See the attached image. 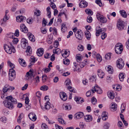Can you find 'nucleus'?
Masks as SVG:
<instances>
[{
  "instance_id": "32",
  "label": "nucleus",
  "mask_w": 129,
  "mask_h": 129,
  "mask_svg": "<svg viewBox=\"0 0 129 129\" xmlns=\"http://www.w3.org/2000/svg\"><path fill=\"white\" fill-rule=\"evenodd\" d=\"M98 74L99 77L102 78H103L104 76V74L102 72L101 70H99L98 71Z\"/></svg>"
},
{
  "instance_id": "19",
  "label": "nucleus",
  "mask_w": 129,
  "mask_h": 129,
  "mask_svg": "<svg viewBox=\"0 0 129 129\" xmlns=\"http://www.w3.org/2000/svg\"><path fill=\"white\" fill-rule=\"evenodd\" d=\"M107 95L109 98L111 99H114L115 97L114 92L112 91H108Z\"/></svg>"
},
{
  "instance_id": "25",
  "label": "nucleus",
  "mask_w": 129,
  "mask_h": 129,
  "mask_svg": "<svg viewBox=\"0 0 129 129\" xmlns=\"http://www.w3.org/2000/svg\"><path fill=\"white\" fill-rule=\"evenodd\" d=\"M63 109L66 110H70L72 108L71 106L69 104H64L63 106Z\"/></svg>"
},
{
  "instance_id": "11",
  "label": "nucleus",
  "mask_w": 129,
  "mask_h": 129,
  "mask_svg": "<svg viewBox=\"0 0 129 129\" xmlns=\"http://www.w3.org/2000/svg\"><path fill=\"white\" fill-rule=\"evenodd\" d=\"M21 44L22 48H25L28 45V41L25 39H22L21 41Z\"/></svg>"
},
{
  "instance_id": "31",
  "label": "nucleus",
  "mask_w": 129,
  "mask_h": 129,
  "mask_svg": "<svg viewBox=\"0 0 129 129\" xmlns=\"http://www.w3.org/2000/svg\"><path fill=\"white\" fill-rule=\"evenodd\" d=\"M85 35L88 40H89L90 39L91 35L90 32L88 30H86L85 32Z\"/></svg>"
},
{
  "instance_id": "63",
  "label": "nucleus",
  "mask_w": 129,
  "mask_h": 129,
  "mask_svg": "<svg viewBox=\"0 0 129 129\" xmlns=\"http://www.w3.org/2000/svg\"><path fill=\"white\" fill-rule=\"evenodd\" d=\"M95 2L100 7H102L103 6V4L100 0H96L95 1Z\"/></svg>"
},
{
  "instance_id": "58",
  "label": "nucleus",
  "mask_w": 129,
  "mask_h": 129,
  "mask_svg": "<svg viewBox=\"0 0 129 129\" xmlns=\"http://www.w3.org/2000/svg\"><path fill=\"white\" fill-rule=\"evenodd\" d=\"M68 89L70 91L73 92H75V91L74 90V88L72 87L71 86H69L68 87Z\"/></svg>"
},
{
  "instance_id": "22",
  "label": "nucleus",
  "mask_w": 129,
  "mask_h": 129,
  "mask_svg": "<svg viewBox=\"0 0 129 129\" xmlns=\"http://www.w3.org/2000/svg\"><path fill=\"white\" fill-rule=\"evenodd\" d=\"M85 120L87 122H89L92 120V118L91 115H87L84 116Z\"/></svg>"
},
{
  "instance_id": "52",
  "label": "nucleus",
  "mask_w": 129,
  "mask_h": 129,
  "mask_svg": "<svg viewBox=\"0 0 129 129\" xmlns=\"http://www.w3.org/2000/svg\"><path fill=\"white\" fill-rule=\"evenodd\" d=\"M63 63L64 64L66 65H68L70 63V60L68 59H66L65 60L64 59Z\"/></svg>"
},
{
  "instance_id": "21",
  "label": "nucleus",
  "mask_w": 129,
  "mask_h": 129,
  "mask_svg": "<svg viewBox=\"0 0 129 129\" xmlns=\"http://www.w3.org/2000/svg\"><path fill=\"white\" fill-rule=\"evenodd\" d=\"M84 116V114L82 112H79L76 113L75 115V118L77 119H79L82 117Z\"/></svg>"
},
{
  "instance_id": "1",
  "label": "nucleus",
  "mask_w": 129,
  "mask_h": 129,
  "mask_svg": "<svg viewBox=\"0 0 129 129\" xmlns=\"http://www.w3.org/2000/svg\"><path fill=\"white\" fill-rule=\"evenodd\" d=\"M7 100H4L3 103L4 106L7 108L10 109H12L14 108L13 104L17 103L16 99L13 98L11 96H7L6 98Z\"/></svg>"
},
{
  "instance_id": "14",
  "label": "nucleus",
  "mask_w": 129,
  "mask_h": 129,
  "mask_svg": "<svg viewBox=\"0 0 129 129\" xmlns=\"http://www.w3.org/2000/svg\"><path fill=\"white\" fill-rule=\"evenodd\" d=\"M59 95L60 98L62 100L65 101L67 100V96L65 93L63 92H60L59 93Z\"/></svg>"
},
{
  "instance_id": "23",
  "label": "nucleus",
  "mask_w": 129,
  "mask_h": 129,
  "mask_svg": "<svg viewBox=\"0 0 129 129\" xmlns=\"http://www.w3.org/2000/svg\"><path fill=\"white\" fill-rule=\"evenodd\" d=\"M29 39L32 42L35 41V37L34 36L30 33H28L27 34Z\"/></svg>"
},
{
  "instance_id": "7",
  "label": "nucleus",
  "mask_w": 129,
  "mask_h": 129,
  "mask_svg": "<svg viewBox=\"0 0 129 129\" xmlns=\"http://www.w3.org/2000/svg\"><path fill=\"white\" fill-rule=\"evenodd\" d=\"M75 36L78 40H81L83 37V33L81 30H78L75 33Z\"/></svg>"
},
{
  "instance_id": "24",
  "label": "nucleus",
  "mask_w": 129,
  "mask_h": 129,
  "mask_svg": "<svg viewBox=\"0 0 129 129\" xmlns=\"http://www.w3.org/2000/svg\"><path fill=\"white\" fill-rule=\"evenodd\" d=\"M75 101L78 103H81L83 102V99L81 97L75 96L74 98Z\"/></svg>"
},
{
  "instance_id": "37",
  "label": "nucleus",
  "mask_w": 129,
  "mask_h": 129,
  "mask_svg": "<svg viewBox=\"0 0 129 129\" xmlns=\"http://www.w3.org/2000/svg\"><path fill=\"white\" fill-rule=\"evenodd\" d=\"M124 73H120L119 76V79L121 81H123L124 78L125 77Z\"/></svg>"
},
{
  "instance_id": "43",
  "label": "nucleus",
  "mask_w": 129,
  "mask_h": 129,
  "mask_svg": "<svg viewBox=\"0 0 129 129\" xmlns=\"http://www.w3.org/2000/svg\"><path fill=\"white\" fill-rule=\"evenodd\" d=\"M65 83L66 86L69 85L71 84V81L69 79H67L65 81Z\"/></svg>"
},
{
  "instance_id": "57",
  "label": "nucleus",
  "mask_w": 129,
  "mask_h": 129,
  "mask_svg": "<svg viewBox=\"0 0 129 129\" xmlns=\"http://www.w3.org/2000/svg\"><path fill=\"white\" fill-rule=\"evenodd\" d=\"M12 39V42L14 44H17L18 41V39L17 38H15L14 37Z\"/></svg>"
},
{
  "instance_id": "30",
  "label": "nucleus",
  "mask_w": 129,
  "mask_h": 129,
  "mask_svg": "<svg viewBox=\"0 0 129 129\" xmlns=\"http://www.w3.org/2000/svg\"><path fill=\"white\" fill-rule=\"evenodd\" d=\"M108 113L107 112H103L102 115V119L104 120H106L108 118L107 116Z\"/></svg>"
},
{
  "instance_id": "39",
  "label": "nucleus",
  "mask_w": 129,
  "mask_h": 129,
  "mask_svg": "<svg viewBox=\"0 0 129 129\" xmlns=\"http://www.w3.org/2000/svg\"><path fill=\"white\" fill-rule=\"evenodd\" d=\"M7 36L8 38L13 39L14 37V34L12 33H9L7 34Z\"/></svg>"
},
{
  "instance_id": "61",
  "label": "nucleus",
  "mask_w": 129,
  "mask_h": 129,
  "mask_svg": "<svg viewBox=\"0 0 129 129\" xmlns=\"http://www.w3.org/2000/svg\"><path fill=\"white\" fill-rule=\"evenodd\" d=\"M111 56V53H108L105 55V58L107 59H110Z\"/></svg>"
},
{
  "instance_id": "9",
  "label": "nucleus",
  "mask_w": 129,
  "mask_h": 129,
  "mask_svg": "<svg viewBox=\"0 0 129 129\" xmlns=\"http://www.w3.org/2000/svg\"><path fill=\"white\" fill-rule=\"evenodd\" d=\"M117 26L118 29L119 30L123 29L124 27L123 21L120 19L118 20Z\"/></svg>"
},
{
  "instance_id": "36",
  "label": "nucleus",
  "mask_w": 129,
  "mask_h": 129,
  "mask_svg": "<svg viewBox=\"0 0 129 129\" xmlns=\"http://www.w3.org/2000/svg\"><path fill=\"white\" fill-rule=\"evenodd\" d=\"M119 12L122 16L124 18H126L127 17V14L126 12L124 10L120 11Z\"/></svg>"
},
{
  "instance_id": "3",
  "label": "nucleus",
  "mask_w": 129,
  "mask_h": 129,
  "mask_svg": "<svg viewBox=\"0 0 129 129\" xmlns=\"http://www.w3.org/2000/svg\"><path fill=\"white\" fill-rule=\"evenodd\" d=\"M123 49V46L120 43H118L116 44L115 46V50L117 54L121 53Z\"/></svg>"
},
{
  "instance_id": "53",
  "label": "nucleus",
  "mask_w": 129,
  "mask_h": 129,
  "mask_svg": "<svg viewBox=\"0 0 129 129\" xmlns=\"http://www.w3.org/2000/svg\"><path fill=\"white\" fill-rule=\"evenodd\" d=\"M2 113L5 115H7L9 114V112L7 109L5 108L3 109Z\"/></svg>"
},
{
  "instance_id": "55",
  "label": "nucleus",
  "mask_w": 129,
  "mask_h": 129,
  "mask_svg": "<svg viewBox=\"0 0 129 129\" xmlns=\"http://www.w3.org/2000/svg\"><path fill=\"white\" fill-rule=\"evenodd\" d=\"M102 34L101 36V38L102 40H104L107 37L106 34L104 32H103V33H102Z\"/></svg>"
},
{
  "instance_id": "28",
  "label": "nucleus",
  "mask_w": 129,
  "mask_h": 129,
  "mask_svg": "<svg viewBox=\"0 0 129 129\" xmlns=\"http://www.w3.org/2000/svg\"><path fill=\"white\" fill-rule=\"evenodd\" d=\"M117 109L116 104L115 103H112L111 104V109L112 111H115Z\"/></svg>"
},
{
  "instance_id": "50",
  "label": "nucleus",
  "mask_w": 129,
  "mask_h": 129,
  "mask_svg": "<svg viewBox=\"0 0 129 129\" xmlns=\"http://www.w3.org/2000/svg\"><path fill=\"white\" fill-rule=\"evenodd\" d=\"M109 126V124L108 122H106L104 123V129H108Z\"/></svg>"
},
{
  "instance_id": "51",
  "label": "nucleus",
  "mask_w": 129,
  "mask_h": 129,
  "mask_svg": "<svg viewBox=\"0 0 129 129\" xmlns=\"http://www.w3.org/2000/svg\"><path fill=\"white\" fill-rule=\"evenodd\" d=\"M8 63L9 66H10L12 69H13L15 67V65L14 64L11 63V61H8Z\"/></svg>"
},
{
  "instance_id": "16",
  "label": "nucleus",
  "mask_w": 129,
  "mask_h": 129,
  "mask_svg": "<svg viewBox=\"0 0 129 129\" xmlns=\"http://www.w3.org/2000/svg\"><path fill=\"white\" fill-rule=\"evenodd\" d=\"M28 116L30 119L33 121H35L37 119L36 116L33 112L30 113L28 115Z\"/></svg>"
},
{
  "instance_id": "54",
  "label": "nucleus",
  "mask_w": 129,
  "mask_h": 129,
  "mask_svg": "<svg viewBox=\"0 0 129 129\" xmlns=\"http://www.w3.org/2000/svg\"><path fill=\"white\" fill-rule=\"evenodd\" d=\"M50 5L51 7L53 10L56 9V7L55 4L53 2L51 3H50Z\"/></svg>"
},
{
  "instance_id": "35",
  "label": "nucleus",
  "mask_w": 129,
  "mask_h": 129,
  "mask_svg": "<svg viewBox=\"0 0 129 129\" xmlns=\"http://www.w3.org/2000/svg\"><path fill=\"white\" fill-rule=\"evenodd\" d=\"M76 59L78 62H79L82 59V55L80 54H77L76 56Z\"/></svg>"
},
{
  "instance_id": "44",
  "label": "nucleus",
  "mask_w": 129,
  "mask_h": 129,
  "mask_svg": "<svg viewBox=\"0 0 129 129\" xmlns=\"http://www.w3.org/2000/svg\"><path fill=\"white\" fill-rule=\"evenodd\" d=\"M49 102H47L45 104V108L46 110L49 109L50 108Z\"/></svg>"
},
{
  "instance_id": "13",
  "label": "nucleus",
  "mask_w": 129,
  "mask_h": 129,
  "mask_svg": "<svg viewBox=\"0 0 129 129\" xmlns=\"http://www.w3.org/2000/svg\"><path fill=\"white\" fill-rule=\"evenodd\" d=\"M20 30L22 32L25 33H27L28 31L27 28L24 24H21L20 26Z\"/></svg>"
},
{
  "instance_id": "8",
  "label": "nucleus",
  "mask_w": 129,
  "mask_h": 129,
  "mask_svg": "<svg viewBox=\"0 0 129 129\" xmlns=\"http://www.w3.org/2000/svg\"><path fill=\"white\" fill-rule=\"evenodd\" d=\"M100 26H98L96 28V35L97 36H99L101 33L105 31L106 30V29L105 28H100Z\"/></svg>"
},
{
  "instance_id": "5",
  "label": "nucleus",
  "mask_w": 129,
  "mask_h": 129,
  "mask_svg": "<svg viewBox=\"0 0 129 129\" xmlns=\"http://www.w3.org/2000/svg\"><path fill=\"white\" fill-rule=\"evenodd\" d=\"M96 16L98 19L101 22L105 23L107 22V20L106 18L100 14L98 13Z\"/></svg>"
},
{
  "instance_id": "49",
  "label": "nucleus",
  "mask_w": 129,
  "mask_h": 129,
  "mask_svg": "<svg viewBox=\"0 0 129 129\" xmlns=\"http://www.w3.org/2000/svg\"><path fill=\"white\" fill-rule=\"evenodd\" d=\"M96 58L99 62H101L102 60V58L99 54H97L96 55Z\"/></svg>"
},
{
  "instance_id": "46",
  "label": "nucleus",
  "mask_w": 129,
  "mask_h": 129,
  "mask_svg": "<svg viewBox=\"0 0 129 129\" xmlns=\"http://www.w3.org/2000/svg\"><path fill=\"white\" fill-rule=\"evenodd\" d=\"M36 96L38 98L39 101H40V98L42 94L39 91L37 92L36 93Z\"/></svg>"
},
{
  "instance_id": "64",
  "label": "nucleus",
  "mask_w": 129,
  "mask_h": 129,
  "mask_svg": "<svg viewBox=\"0 0 129 129\" xmlns=\"http://www.w3.org/2000/svg\"><path fill=\"white\" fill-rule=\"evenodd\" d=\"M34 13L35 15L37 16H39L40 15L41 11L39 10H36Z\"/></svg>"
},
{
  "instance_id": "2",
  "label": "nucleus",
  "mask_w": 129,
  "mask_h": 129,
  "mask_svg": "<svg viewBox=\"0 0 129 129\" xmlns=\"http://www.w3.org/2000/svg\"><path fill=\"white\" fill-rule=\"evenodd\" d=\"M4 48L7 53L11 54L12 52L13 53L15 52V50L11 43H9L7 44H5Z\"/></svg>"
},
{
  "instance_id": "20",
  "label": "nucleus",
  "mask_w": 129,
  "mask_h": 129,
  "mask_svg": "<svg viewBox=\"0 0 129 129\" xmlns=\"http://www.w3.org/2000/svg\"><path fill=\"white\" fill-rule=\"evenodd\" d=\"M44 52V49L42 48H40L38 49L37 53L38 56H41L43 55Z\"/></svg>"
},
{
  "instance_id": "62",
  "label": "nucleus",
  "mask_w": 129,
  "mask_h": 129,
  "mask_svg": "<svg viewBox=\"0 0 129 129\" xmlns=\"http://www.w3.org/2000/svg\"><path fill=\"white\" fill-rule=\"evenodd\" d=\"M87 21L88 23L91 22L92 20V17L90 16H88L87 17Z\"/></svg>"
},
{
  "instance_id": "6",
  "label": "nucleus",
  "mask_w": 129,
  "mask_h": 129,
  "mask_svg": "<svg viewBox=\"0 0 129 129\" xmlns=\"http://www.w3.org/2000/svg\"><path fill=\"white\" fill-rule=\"evenodd\" d=\"M116 63L117 67L120 69H122L124 65V61L121 58L118 59Z\"/></svg>"
},
{
  "instance_id": "48",
  "label": "nucleus",
  "mask_w": 129,
  "mask_h": 129,
  "mask_svg": "<svg viewBox=\"0 0 129 129\" xmlns=\"http://www.w3.org/2000/svg\"><path fill=\"white\" fill-rule=\"evenodd\" d=\"M48 89V87L46 85H44L42 86L40 88L43 91H46Z\"/></svg>"
},
{
  "instance_id": "34",
  "label": "nucleus",
  "mask_w": 129,
  "mask_h": 129,
  "mask_svg": "<svg viewBox=\"0 0 129 129\" xmlns=\"http://www.w3.org/2000/svg\"><path fill=\"white\" fill-rule=\"evenodd\" d=\"M26 52L27 53V55L30 56L31 55L32 53V49L30 47L28 46L27 47Z\"/></svg>"
},
{
  "instance_id": "38",
  "label": "nucleus",
  "mask_w": 129,
  "mask_h": 129,
  "mask_svg": "<svg viewBox=\"0 0 129 129\" xmlns=\"http://www.w3.org/2000/svg\"><path fill=\"white\" fill-rule=\"evenodd\" d=\"M108 72L110 74H112L113 73V70L112 67L111 66H108L106 69Z\"/></svg>"
},
{
  "instance_id": "59",
  "label": "nucleus",
  "mask_w": 129,
  "mask_h": 129,
  "mask_svg": "<svg viewBox=\"0 0 129 129\" xmlns=\"http://www.w3.org/2000/svg\"><path fill=\"white\" fill-rule=\"evenodd\" d=\"M41 126L43 129H49L48 126L45 123H42Z\"/></svg>"
},
{
  "instance_id": "40",
  "label": "nucleus",
  "mask_w": 129,
  "mask_h": 129,
  "mask_svg": "<svg viewBox=\"0 0 129 129\" xmlns=\"http://www.w3.org/2000/svg\"><path fill=\"white\" fill-rule=\"evenodd\" d=\"M26 76L28 77V79L31 78L32 77H34L33 73H29V72H27L26 74Z\"/></svg>"
},
{
  "instance_id": "27",
  "label": "nucleus",
  "mask_w": 129,
  "mask_h": 129,
  "mask_svg": "<svg viewBox=\"0 0 129 129\" xmlns=\"http://www.w3.org/2000/svg\"><path fill=\"white\" fill-rule=\"evenodd\" d=\"M58 120L59 123L61 124L65 125L66 124V122L61 117H59L58 119Z\"/></svg>"
},
{
  "instance_id": "33",
  "label": "nucleus",
  "mask_w": 129,
  "mask_h": 129,
  "mask_svg": "<svg viewBox=\"0 0 129 129\" xmlns=\"http://www.w3.org/2000/svg\"><path fill=\"white\" fill-rule=\"evenodd\" d=\"M113 88L114 89H116L117 91H119L121 90V87L119 84H116L113 87Z\"/></svg>"
},
{
  "instance_id": "26",
  "label": "nucleus",
  "mask_w": 129,
  "mask_h": 129,
  "mask_svg": "<svg viewBox=\"0 0 129 129\" xmlns=\"http://www.w3.org/2000/svg\"><path fill=\"white\" fill-rule=\"evenodd\" d=\"M19 62L21 66L23 67H25L26 66V63L25 60L23 59L19 58Z\"/></svg>"
},
{
  "instance_id": "12",
  "label": "nucleus",
  "mask_w": 129,
  "mask_h": 129,
  "mask_svg": "<svg viewBox=\"0 0 129 129\" xmlns=\"http://www.w3.org/2000/svg\"><path fill=\"white\" fill-rule=\"evenodd\" d=\"M92 89L93 93H94L96 91L98 93L101 94L102 92L101 89L97 85H96L94 86Z\"/></svg>"
},
{
  "instance_id": "29",
  "label": "nucleus",
  "mask_w": 129,
  "mask_h": 129,
  "mask_svg": "<svg viewBox=\"0 0 129 129\" xmlns=\"http://www.w3.org/2000/svg\"><path fill=\"white\" fill-rule=\"evenodd\" d=\"M67 27L66 26V24L65 23L62 24L61 26V30L64 33L67 31Z\"/></svg>"
},
{
  "instance_id": "47",
  "label": "nucleus",
  "mask_w": 129,
  "mask_h": 129,
  "mask_svg": "<svg viewBox=\"0 0 129 129\" xmlns=\"http://www.w3.org/2000/svg\"><path fill=\"white\" fill-rule=\"evenodd\" d=\"M85 12L87 14L89 15H91L92 14L91 11L89 9H86L85 10Z\"/></svg>"
},
{
  "instance_id": "17",
  "label": "nucleus",
  "mask_w": 129,
  "mask_h": 129,
  "mask_svg": "<svg viewBox=\"0 0 129 129\" xmlns=\"http://www.w3.org/2000/svg\"><path fill=\"white\" fill-rule=\"evenodd\" d=\"M9 18L7 16V15H5L3 20H1V24L2 26H5L6 25L5 22Z\"/></svg>"
},
{
  "instance_id": "15",
  "label": "nucleus",
  "mask_w": 129,
  "mask_h": 129,
  "mask_svg": "<svg viewBox=\"0 0 129 129\" xmlns=\"http://www.w3.org/2000/svg\"><path fill=\"white\" fill-rule=\"evenodd\" d=\"M79 5V7L81 8H84L88 6V3L87 2L81 0L80 1Z\"/></svg>"
},
{
  "instance_id": "10",
  "label": "nucleus",
  "mask_w": 129,
  "mask_h": 129,
  "mask_svg": "<svg viewBox=\"0 0 129 129\" xmlns=\"http://www.w3.org/2000/svg\"><path fill=\"white\" fill-rule=\"evenodd\" d=\"M14 89V87L10 86L7 85H6L3 88V92L4 93L7 92V91H10L11 90H12Z\"/></svg>"
},
{
  "instance_id": "41",
  "label": "nucleus",
  "mask_w": 129,
  "mask_h": 129,
  "mask_svg": "<svg viewBox=\"0 0 129 129\" xmlns=\"http://www.w3.org/2000/svg\"><path fill=\"white\" fill-rule=\"evenodd\" d=\"M53 52L54 54H58L60 52V50L58 48H56L53 50Z\"/></svg>"
},
{
  "instance_id": "18",
  "label": "nucleus",
  "mask_w": 129,
  "mask_h": 129,
  "mask_svg": "<svg viewBox=\"0 0 129 129\" xmlns=\"http://www.w3.org/2000/svg\"><path fill=\"white\" fill-rule=\"evenodd\" d=\"M26 18L23 16H18L16 18V21L19 22H22L25 20Z\"/></svg>"
},
{
  "instance_id": "42",
  "label": "nucleus",
  "mask_w": 129,
  "mask_h": 129,
  "mask_svg": "<svg viewBox=\"0 0 129 129\" xmlns=\"http://www.w3.org/2000/svg\"><path fill=\"white\" fill-rule=\"evenodd\" d=\"M50 36L51 37V38H50V39H48L47 40V42L48 43V44H50L52 43L53 41V35H51Z\"/></svg>"
},
{
  "instance_id": "4",
  "label": "nucleus",
  "mask_w": 129,
  "mask_h": 129,
  "mask_svg": "<svg viewBox=\"0 0 129 129\" xmlns=\"http://www.w3.org/2000/svg\"><path fill=\"white\" fill-rule=\"evenodd\" d=\"M16 73L13 69H11L9 71V79L11 81L14 80L15 78Z\"/></svg>"
},
{
  "instance_id": "56",
  "label": "nucleus",
  "mask_w": 129,
  "mask_h": 129,
  "mask_svg": "<svg viewBox=\"0 0 129 129\" xmlns=\"http://www.w3.org/2000/svg\"><path fill=\"white\" fill-rule=\"evenodd\" d=\"M93 93V90L92 89L91 90H90L88 91L86 93V95L87 97H89L91 96V93Z\"/></svg>"
},
{
  "instance_id": "60",
  "label": "nucleus",
  "mask_w": 129,
  "mask_h": 129,
  "mask_svg": "<svg viewBox=\"0 0 129 129\" xmlns=\"http://www.w3.org/2000/svg\"><path fill=\"white\" fill-rule=\"evenodd\" d=\"M78 50L80 51H82L84 49V47L82 45H79L78 47Z\"/></svg>"
},
{
  "instance_id": "45",
  "label": "nucleus",
  "mask_w": 129,
  "mask_h": 129,
  "mask_svg": "<svg viewBox=\"0 0 129 129\" xmlns=\"http://www.w3.org/2000/svg\"><path fill=\"white\" fill-rule=\"evenodd\" d=\"M89 80L91 82H95L96 80V77L93 76L89 78Z\"/></svg>"
}]
</instances>
